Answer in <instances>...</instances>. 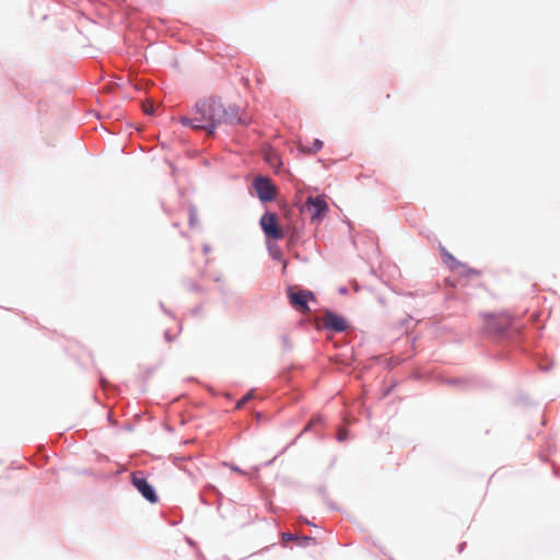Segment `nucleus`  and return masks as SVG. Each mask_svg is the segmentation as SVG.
<instances>
[{
  "label": "nucleus",
  "mask_w": 560,
  "mask_h": 560,
  "mask_svg": "<svg viewBox=\"0 0 560 560\" xmlns=\"http://www.w3.org/2000/svg\"><path fill=\"white\" fill-rule=\"evenodd\" d=\"M305 210L311 214V219L320 220L328 211V205L320 196L308 197L305 201Z\"/></svg>",
  "instance_id": "nucleus-5"
},
{
  "label": "nucleus",
  "mask_w": 560,
  "mask_h": 560,
  "mask_svg": "<svg viewBox=\"0 0 560 560\" xmlns=\"http://www.w3.org/2000/svg\"><path fill=\"white\" fill-rule=\"evenodd\" d=\"M323 148V142L318 139H315L312 147L304 148L302 147V151L308 152V153H315L319 151Z\"/></svg>",
  "instance_id": "nucleus-10"
},
{
  "label": "nucleus",
  "mask_w": 560,
  "mask_h": 560,
  "mask_svg": "<svg viewBox=\"0 0 560 560\" xmlns=\"http://www.w3.org/2000/svg\"><path fill=\"white\" fill-rule=\"evenodd\" d=\"M132 485L136 489L151 503H155L158 501V497L152 486L143 477V474L140 471L133 472L131 475Z\"/></svg>",
  "instance_id": "nucleus-7"
},
{
  "label": "nucleus",
  "mask_w": 560,
  "mask_h": 560,
  "mask_svg": "<svg viewBox=\"0 0 560 560\" xmlns=\"http://www.w3.org/2000/svg\"><path fill=\"white\" fill-rule=\"evenodd\" d=\"M322 323L326 329H330L332 331L342 332L348 329L347 320L342 316L331 312H327L323 316Z\"/></svg>",
  "instance_id": "nucleus-8"
},
{
  "label": "nucleus",
  "mask_w": 560,
  "mask_h": 560,
  "mask_svg": "<svg viewBox=\"0 0 560 560\" xmlns=\"http://www.w3.org/2000/svg\"><path fill=\"white\" fill-rule=\"evenodd\" d=\"M141 107H142L143 113L147 115H152L154 113L153 104L150 101L142 102Z\"/></svg>",
  "instance_id": "nucleus-11"
},
{
  "label": "nucleus",
  "mask_w": 560,
  "mask_h": 560,
  "mask_svg": "<svg viewBox=\"0 0 560 560\" xmlns=\"http://www.w3.org/2000/svg\"><path fill=\"white\" fill-rule=\"evenodd\" d=\"M245 122L238 107L230 106L225 108L220 101L218 102L217 125Z\"/></svg>",
  "instance_id": "nucleus-3"
},
{
  "label": "nucleus",
  "mask_w": 560,
  "mask_h": 560,
  "mask_svg": "<svg viewBox=\"0 0 560 560\" xmlns=\"http://www.w3.org/2000/svg\"><path fill=\"white\" fill-rule=\"evenodd\" d=\"M232 469L238 474H244L238 467H232Z\"/></svg>",
  "instance_id": "nucleus-15"
},
{
  "label": "nucleus",
  "mask_w": 560,
  "mask_h": 560,
  "mask_svg": "<svg viewBox=\"0 0 560 560\" xmlns=\"http://www.w3.org/2000/svg\"><path fill=\"white\" fill-rule=\"evenodd\" d=\"M260 225L268 238L277 241L284 237V233L278 225L277 215L275 213H265L260 219Z\"/></svg>",
  "instance_id": "nucleus-2"
},
{
  "label": "nucleus",
  "mask_w": 560,
  "mask_h": 560,
  "mask_svg": "<svg viewBox=\"0 0 560 560\" xmlns=\"http://www.w3.org/2000/svg\"><path fill=\"white\" fill-rule=\"evenodd\" d=\"M218 100L206 98L196 103L190 116H180L179 121L195 130H206L213 136L217 125Z\"/></svg>",
  "instance_id": "nucleus-1"
},
{
  "label": "nucleus",
  "mask_w": 560,
  "mask_h": 560,
  "mask_svg": "<svg viewBox=\"0 0 560 560\" xmlns=\"http://www.w3.org/2000/svg\"><path fill=\"white\" fill-rule=\"evenodd\" d=\"M346 436H347L346 431H339V433H338V440L339 441H345Z\"/></svg>",
  "instance_id": "nucleus-14"
},
{
  "label": "nucleus",
  "mask_w": 560,
  "mask_h": 560,
  "mask_svg": "<svg viewBox=\"0 0 560 560\" xmlns=\"http://www.w3.org/2000/svg\"><path fill=\"white\" fill-rule=\"evenodd\" d=\"M250 394L245 395L241 400L237 401L236 408H242L245 405V402L250 399Z\"/></svg>",
  "instance_id": "nucleus-12"
},
{
  "label": "nucleus",
  "mask_w": 560,
  "mask_h": 560,
  "mask_svg": "<svg viewBox=\"0 0 560 560\" xmlns=\"http://www.w3.org/2000/svg\"><path fill=\"white\" fill-rule=\"evenodd\" d=\"M288 296L290 300V304L301 313L310 312V307L307 305V301L314 299V295L311 291H299L294 292L292 288L288 289Z\"/></svg>",
  "instance_id": "nucleus-6"
},
{
  "label": "nucleus",
  "mask_w": 560,
  "mask_h": 560,
  "mask_svg": "<svg viewBox=\"0 0 560 560\" xmlns=\"http://www.w3.org/2000/svg\"><path fill=\"white\" fill-rule=\"evenodd\" d=\"M495 319V316H489L487 322L488 328L493 331H502L510 325V318L508 316L498 318L500 322L498 325L494 323Z\"/></svg>",
  "instance_id": "nucleus-9"
},
{
  "label": "nucleus",
  "mask_w": 560,
  "mask_h": 560,
  "mask_svg": "<svg viewBox=\"0 0 560 560\" xmlns=\"http://www.w3.org/2000/svg\"><path fill=\"white\" fill-rule=\"evenodd\" d=\"M282 539L284 541H290V540L295 539V536L293 534H291V533H283L282 534Z\"/></svg>",
  "instance_id": "nucleus-13"
},
{
  "label": "nucleus",
  "mask_w": 560,
  "mask_h": 560,
  "mask_svg": "<svg viewBox=\"0 0 560 560\" xmlns=\"http://www.w3.org/2000/svg\"><path fill=\"white\" fill-rule=\"evenodd\" d=\"M254 187L261 201H271L276 198V186L268 177L258 176L254 180Z\"/></svg>",
  "instance_id": "nucleus-4"
}]
</instances>
